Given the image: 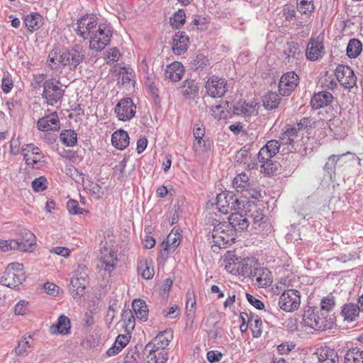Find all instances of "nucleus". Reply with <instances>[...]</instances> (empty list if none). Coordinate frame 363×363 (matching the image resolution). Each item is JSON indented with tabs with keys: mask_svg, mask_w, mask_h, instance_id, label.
I'll return each mask as SVG.
<instances>
[{
	"mask_svg": "<svg viewBox=\"0 0 363 363\" xmlns=\"http://www.w3.org/2000/svg\"><path fill=\"white\" fill-rule=\"evenodd\" d=\"M224 262H225V269L228 272H257L263 269L255 257L242 259L230 252L225 256Z\"/></svg>",
	"mask_w": 363,
	"mask_h": 363,
	"instance_id": "obj_1",
	"label": "nucleus"
},
{
	"mask_svg": "<svg viewBox=\"0 0 363 363\" xmlns=\"http://www.w3.org/2000/svg\"><path fill=\"white\" fill-rule=\"evenodd\" d=\"M234 229H231L227 223H219L214 226L212 232L213 241L220 248H226L235 240Z\"/></svg>",
	"mask_w": 363,
	"mask_h": 363,
	"instance_id": "obj_2",
	"label": "nucleus"
},
{
	"mask_svg": "<svg viewBox=\"0 0 363 363\" xmlns=\"http://www.w3.org/2000/svg\"><path fill=\"white\" fill-rule=\"evenodd\" d=\"M85 50L79 45H75L70 49L65 50L61 53L60 65L68 67L70 71H74L77 66L85 58Z\"/></svg>",
	"mask_w": 363,
	"mask_h": 363,
	"instance_id": "obj_3",
	"label": "nucleus"
},
{
	"mask_svg": "<svg viewBox=\"0 0 363 363\" xmlns=\"http://www.w3.org/2000/svg\"><path fill=\"white\" fill-rule=\"evenodd\" d=\"M112 31L106 24H99L98 29L92 32L89 48L96 51H101L111 43Z\"/></svg>",
	"mask_w": 363,
	"mask_h": 363,
	"instance_id": "obj_4",
	"label": "nucleus"
},
{
	"mask_svg": "<svg viewBox=\"0 0 363 363\" xmlns=\"http://www.w3.org/2000/svg\"><path fill=\"white\" fill-rule=\"evenodd\" d=\"M60 82L54 79H49L43 84L42 97L50 106H55L64 95L65 91L58 86Z\"/></svg>",
	"mask_w": 363,
	"mask_h": 363,
	"instance_id": "obj_5",
	"label": "nucleus"
},
{
	"mask_svg": "<svg viewBox=\"0 0 363 363\" xmlns=\"http://www.w3.org/2000/svg\"><path fill=\"white\" fill-rule=\"evenodd\" d=\"M301 304L300 292L294 289L284 291L279 298L278 305L280 309L286 312L298 310Z\"/></svg>",
	"mask_w": 363,
	"mask_h": 363,
	"instance_id": "obj_6",
	"label": "nucleus"
},
{
	"mask_svg": "<svg viewBox=\"0 0 363 363\" xmlns=\"http://www.w3.org/2000/svg\"><path fill=\"white\" fill-rule=\"evenodd\" d=\"M302 323L317 331L325 330L330 328L328 320L324 317H320L318 311L312 308L304 311Z\"/></svg>",
	"mask_w": 363,
	"mask_h": 363,
	"instance_id": "obj_7",
	"label": "nucleus"
},
{
	"mask_svg": "<svg viewBox=\"0 0 363 363\" xmlns=\"http://www.w3.org/2000/svg\"><path fill=\"white\" fill-rule=\"evenodd\" d=\"M205 89L211 97H221L227 91V80L223 77L213 75L206 82Z\"/></svg>",
	"mask_w": 363,
	"mask_h": 363,
	"instance_id": "obj_8",
	"label": "nucleus"
},
{
	"mask_svg": "<svg viewBox=\"0 0 363 363\" xmlns=\"http://www.w3.org/2000/svg\"><path fill=\"white\" fill-rule=\"evenodd\" d=\"M347 155L353 156L350 152H347L340 155H332L328 157L323 169L330 175V179L335 177L337 172L342 171L346 166L347 161L345 157Z\"/></svg>",
	"mask_w": 363,
	"mask_h": 363,
	"instance_id": "obj_9",
	"label": "nucleus"
},
{
	"mask_svg": "<svg viewBox=\"0 0 363 363\" xmlns=\"http://www.w3.org/2000/svg\"><path fill=\"white\" fill-rule=\"evenodd\" d=\"M115 113L118 120L128 121L135 116L136 106L130 98H124L116 104Z\"/></svg>",
	"mask_w": 363,
	"mask_h": 363,
	"instance_id": "obj_10",
	"label": "nucleus"
},
{
	"mask_svg": "<svg viewBox=\"0 0 363 363\" xmlns=\"http://www.w3.org/2000/svg\"><path fill=\"white\" fill-rule=\"evenodd\" d=\"M299 77L294 72L284 74L279 82V92L281 96H289L298 86Z\"/></svg>",
	"mask_w": 363,
	"mask_h": 363,
	"instance_id": "obj_11",
	"label": "nucleus"
},
{
	"mask_svg": "<svg viewBox=\"0 0 363 363\" xmlns=\"http://www.w3.org/2000/svg\"><path fill=\"white\" fill-rule=\"evenodd\" d=\"M77 34L84 39H87L98 24L97 17L94 14L84 15L77 21Z\"/></svg>",
	"mask_w": 363,
	"mask_h": 363,
	"instance_id": "obj_12",
	"label": "nucleus"
},
{
	"mask_svg": "<svg viewBox=\"0 0 363 363\" xmlns=\"http://www.w3.org/2000/svg\"><path fill=\"white\" fill-rule=\"evenodd\" d=\"M335 76L345 88H352L356 84L357 78L349 66L338 65L335 69Z\"/></svg>",
	"mask_w": 363,
	"mask_h": 363,
	"instance_id": "obj_13",
	"label": "nucleus"
},
{
	"mask_svg": "<svg viewBox=\"0 0 363 363\" xmlns=\"http://www.w3.org/2000/svg\"><path fill=\"white\" fill-rule=\"evenodd\" d=\"M181 238L182 236L178 232V230L174 232L173 229L169 233L166 240L162 241L161 243L160 254L162 258L167 257L169 253L175 251L176 248L180 244Z\"/></svg>",
	"mask_w": 363,
	"mask_h": 363,
	"instance_id": "obj_14",
	"label": "nucleus"
},
{
	"mask_svg": "<svg viewBox=\"0 0 363 363\" xmlns=\"http://www.w3.org/2000/svg\"><path fill=\"white\" fill-rule=\"evenodd\" d=\"M18 242L22 249H16L25 252H32L36 246V239L35 235L28 229H22L20 230L18 237L13 240Z\"/></svg>",
	"mask_w": 363,
	"mask_h": 363,
	"instance_id": "obj_15",
	"label": "nucleus"
},
{
	"mask_svg": "<svg viewBox=\"0 0 363 363\" xmlns=\"http://www.w3.org/2000/svg\"><path fill=\"white\" fill-rule=\"evenodd\" d=\"M38 129L40 131L58 130L60 128V122L57 112L42 117L37 122Z\"/></svg>",
	"mask_w": 363,
	"mask_h": 363,
	"instance_id": "obj_16",
	"label": "nucleus"
},
{
	"mask_svg": "<svg viewBox=\"0 0 363 363\" xmlns=\"http://www.w3.org/2000/svg\"><path fill=\"white\" fill-rule=\"evenodd\" d=\"M173 339V330L171 328L160 332L150 342L147 344V350L152 347L157 350L165 349Z\"/></svg>",
	"mask_w": 363,
	"mask_h": 363,
	"instance_id": "obj_17",
	"label": "nucleus"
},
{
	"mask_svg": "<svg viewBox=\"0 0 363 363\" xmlns=\"http://www.w3.org/2000/svg\"><path fill=\"white\" fill-rule=\"evenodd\" d=\"M325 54V48L322 41L311 38L306 50V58L310 61H315Z\"/></svg>",
	"mask_w": 363,
	"mask_h": 363,
	"instance_id": "obj_18",
	"label": "nucleus"
},
{
	"mask_svg": "<svg viewBox=\"0 0 363 363\" xmlns=\"http://www.w3.org/2000/svg\"><path fill=\"white\" fill-rule=\"evenodd\" d=\"M231 229H234V233L243 232L247 230L250 225V221L246 215L240 213H233L228 218V223Z\"/></svg>",
	"mask_w": 363,
	"mask_h": 363,
	"instance_id": "obj_19",
	"label": "nucleus"
},
{
	"mask_svg": "<svg viewBox=\"0 0 363 363\" xmlns=\"http://www.w3.org/2000/svg\"><path fill=\"white\" fill-rule=\"evenodd\" d=\"M71 287L70 291L74 298L79 296H82L84 294V290L87 286L88 281L86 280V274H77L76 277H73L70 281Z\"/></svg>",
	"mask_w": 363,
	"mask_h": 363,
	"instance_id": "obj_20",
	"label": "nucleus"
},
{
	"mask_svg": "<svg viewBox=\"0 0 363 363\" xmlns=\"http://www.w3.org/2000/svg\"><path fill=\"white\" fill-rule=\"evenodd\" d=\"M118 262L119 260L116 257V252L113 250L110 249L108 251V255L105 254L104 256H101L99 258L97 267L100 269H104L105 272H111L116 269Z\"/></svg>",
	"mask_w": 363,
	"mask_h": 363,
	"instance_id": "obj_21",
	"label": "nucleus"
},
{
	"mask_svg": "<svg viewBox=\"0 0 363 363\" xmlns=\"http://www.w3.org/2000/svg\"><path fill=\"white\" fill-rule=\"evenodd\" d=\"M189 37L182 31L177 32L173 36V52L177 55L184 53L188 49Z\"/></svg>",
	"mask_w": 363,
	"mask_h": 363,
	"instance_id": "obj_22",
	"label": "nucleus"
},
{
	"mask_svg": "<svg viewBox=\"0 0 363 363\" xmlns=\"http://www.w3.org/2000/svg\"><path fill=\"white\" fill-rule=\"evenodd\" d=\"M184 74V67L183 65L177 61L169 65L164 72L166 79L172 82H179Z\"/></svg>",
	"mask_w": 363,
	"mask_h": 363,
	"instance_id": "obj_23",
	"label": "nucleus"
},
{
	"mask_svg": "<svg viewBox=\"0 0 363 363\" xmlns=\"http://www.w3.org/2000/svg\"><path fill=\"white\" fill-rule=\"evenodd\" d=\"M24 274H0V284L15 289L25 280Z\"/></svg>",
	"mask_w": 363,
	"mask_h": 363,
	"instance_id": "obj_24",
	"label": "nucleus"
},
{
	"mask_svg": "<svg viewBox=\"0 0 363 363\" xmlns=\"http://www.w3.org/2000/svg\"><path fill=\"white\" fill-rule=\"evenodd\" d=\"M333 96L328 91H320L314 94L311 100V106L314 109L328 106L333 101Z\"/></svg>",
	"mask_w": 363,
	"mask_h": 363,
	"instance_id": "obj_25",
	"label": "nucleus"
},
{
	"mask_svg": "<svg viewBox=\"0 0 363 363\" xmlns=\"http://www.w3.org/2000/svg\"><path fill=\"white\" fill-rule=\"evenodd\" d=\"M233 114L238 116H250L256 111L255 104L239 101L230 107Z\"/></svg>",
	"mask_w": 363,
	"mask_h": 363,
	"instance_id": "obj_26",
	"label": "nucleus"
},
{
	"mask_svg": "<svg viewBox=\"0 0 363 363\" xmlns=\"http://www.w3.org/2000/svg\"><path fill=\"white\" fill-rule=\"evenodd\" d=\"M279 143L283 145H288L291 147V149L289 151L292 152L293 150L295 152H299L301 154H306L307 147L303 144V138H301V141L294 140V139H291L290 137H287L285 135V131L281 134L280 137Z\"/></svg>",
	"mask_w": 363,
	"mask_h": 363,
	"instance_id": "obj_27",
	"label": "nucleus"
},
{
	"mask_svg": "<svg viewBox=\"0 0 363 363\" xmlns=\"http://www.w3.org/2000/svg\"><path fill=\"white\" fill-rule=\"evenodd\" d=\"M157 350L152 347L147 350V345H145L144 354L146 355V363H166L168 359L167 354L163 352L157 353Z\"/></svg>",
	"mask_w": 363,
	"mask_h": 363,
	"instance_id": "obj_28",
	"label": "nucleus"
},
{
	"mask_svg": "<svg viewBox=\"0 0 363 363\" xmlns=\"http://www.w3.org/2000/svg\"><path fill=\"white\" fill-rule=\"evenodd\" d=\"M129 136L126 131L118 130L111 136L112 145L118 150H124L129 145Z\"/></svg>",
	"mask_w": 363,
	"mask_h": 363,
	"instance_id": "obj_29",
	"label": "nucleus"
},
{
	"mask_svg": "<svg viewBox=\"0 0 363 363\" xmlns=\"http://www.w3.org/2000/svg\"><path fill=\"white\" fill-rule=\"evenodd\" d=\"M317 354L319 363H339L337 352L330 347L321 348Z\"/></svg>",
	"mask_w": 363,
	"mask_h": 363,
	"instance_id": "obj_30",
	"label": "nucleus"
},
{
	"mask_svg": "<svg viewBox=\"0 0 363 363\" xmlns=\"http://www.w3.org/2000/svg\"><path fill=\"white\" fill-rule=\"evenodd\" d=\"M70 328V320L68 317L61 315L58 318L56 325H53L50 327V331L52 334L60 333L66 335L69 333Z\"/></svg>",
	"mask_w": 363,
	"mask_h": 363,
	"instance_id": "obj_31",
	"label": "nucleus"
},
{
	"mask_svg": "<svg viewBox=\"0 0 363 363\" xmlns=\"http://www.w3.org/2000/svg\"><path fill=\"white\" fill-rule=\"evenodd\" d=\"M231 191H223L217 195L216 206L218 211L224 214L230 213Z\"/></svg>",
	"mask_w": 363,
	"mask_h": 363,
	"instance_id": "obj_32",
	"label": "nucleus"
},
{
	"mask_svg": "<svg viewBox=\"0 0 363 363\" xmlns=\"http://www.w3.org/2000/svg\"><path fill=\"white\" fill-rule=\"evenodd\" d=\"M182 94L186 99H194L198 94V84L194 79H186L183 82Z\"/></svg>",
	"mask_w": 363,
	"mask_h": 363,
	"instance_id": "obj_33",
	"label": "nucleus"
},
{
	"mask_svg": "<svg viewBox=\"0 0 363 363\" xmlns=\"http://www.w3.org/2000/svg\"><path fill=\"white\" fill-rule=\"evenodd\" d=\"M132 307L138 318L143 321L147 320L148 308L145 301L142 299H135L132 303Z\"/></svg>",
	"mask_w": 363,
	"mask_h": 363,
	"instance_id": "obj_34",
	"label": "nucleus"
},
{
	"mask_svg": "<svg viewBox=\"0 0 363 363\" xmlns=\"http://www.w3.org/2000/svg\"><path fill=\"white\" fill-rule=\"evenodd\" d=\"M24 23L30 32L38 30L42 25V16L38 13H32L24 18Z\"/></svg>",
	"mask_w": 363,
	"mask_h": 363,
	"instance_id": "obj_35",
	"label": "nucleus"
},
{
	"mask_svg": "<svg viewBox=\"0 0 363 363\" xmlns=\"http://www.w3.org/2000/svg\"><path fill=\"white\" fill-rule=\"evenodd\" d=\"M60 139L65 146L73 147L77 143V134L74 130H64L60 134Z\"/></svg>",
	"mask_w": 363,
	"mask_h": 363,
	"instance_id": "obj_36",
	"label": "nucleus"
},
{
	"mask_svg": "<svg viewBox=\"0 0 363 363\" xmlns=\"http://www.w3.org/2000/svg\"><path fill=\"white\" fill-rule=\"evenodd\" d=\"M21 152H25L27 154H29L30 152L31 155H33V163H39L41 162H44V160H43V159L45 157L43 155L42 152L40 151V148L38 147L35 146L33 143L23 145L21 147Z\"/></svg>",
	"mask_w": 363,
	"mask_h": 363,
	"instance_id": "obj_37",
	"label": "nucleus"
},
{
	"mask_svg": "<svg viewBox=\"0 0 363 363\" xmlns=\"http://www.w3.org/2000/svg\"><path fill=\"white\" fill-rule=\"evenodd\" d=\"M362 50V44L361 41L357 38L351 39L347 47V55L350 58L357 57Z\"/></svg>",
	"mask_w": 363,
	"mask_h": 363,
	"instance_id": "obj_38",
	"label": "nucleus"
},
{
	"mask_svg": "<svg viewBox=\"0 0 363 363\" xmlns=\"http://www.w3.org/2000/svg\"><path fill=\"white\" fill-rule=\"evenodd\" d=\"M345 363H363V350L358 347L349 350L345 355Z\"/></svg>",
	"mask_w": 363,
	"mask_h": 363,
	"instance_id": "obj_39",
	"label": "nucleus"
},
{
	"mask_svg": "<svg viewBox=\"0 0 363 363\" xmlns=\"http://www.w3.org/2000/svg\"><path fill=\"white\" fill-rule=\"evenodd\" d=\"M359 311L357 305L349 303L344 306L341 313L345 320L352 321L359 315Z\"/></svg>",
	"mask_w": 363,
	"mask_h": 363,
	"instance_id": "obj_40",
	"label": "nucleus"
},
{
	"mask_svg": "<svg viewBox=\"0 0 363 363\" xmlns=\"http://www.w3.org/2000/svg\"><path fill=\"white\" fill-rule=\"evenodd\" d=\"M233 186L238 191L242 193L245 189H249L250 185L249 177L245 173L237 175L233 180Z\"/></svg>",
	"mask_w": 363,
	"mask_h": 363,
	"instance_id": "obj_41",
	"label": "nucleus"
},
{
	"mask_svg": "<svg viewBox=\"0 0 363 363\" xmlns=\"http://www.w3.org/2000/svg\"><path fill=\"white\" fill-rule=\"evenodd\" d=\"M32 349V343L27 340L26 337H22L15 348V352L18 356L26 357Z\"/></svg>",
	"mask_w": 363,
	"mask_h": 363,
	"instance_id": "obj_42",
	"label": "nucleus"
},
{
	"mask_svg": "<svg viewBox=\"0 0 363 363\" xmlns=\"http://www.w3.org/2000/svg\"><path fill=\"white\" fill-rule=\"evenodd\" d=\"M301 52L299 45L294 41L287 43V48L284 52L288 62H293V60L296 59Z\"/></svg>",
	"mask_w": 363,
	"mask_h": 363,
	"instance_id": "obj_43",
	"label": "nucleus"
},
{
	"mask_svg": "<svg viewBox=\"0 0 363 363\" xmlns=\"http://www.w3.org/2000/svg\"><path fill=\"white\" fill-rule=\"evenodd\" d=\"M281 98L275 92H269L265 95L263 99V104L265 108L272 110L278 107Z\"/></svg>",
	"mask_w": 363,
	"mask_h": 363,
	"instance_id": "obj_44",
	"label": "nucleus"
},
{
	"mask_svg": "<svg viewBox=\"0 0 363 363\" xmlns=\"http://www.w3.org/2000/svg\"><path fill=\"white\" fill-rule=\"evenodd\" d=\"M209 64V60L206 55L202 53L198 54L191 62V68L195 71L203 69Z\"/></svg>",
	"mask_w": 363,
	"mask_h": 363,
	"instance_id": "obj_45",
	"label": "nucleus"
},
{
	"mask_svg": "<svg viewBox=\"0 0 363 363\" xmlns=\"http://www.w3.org/2000/svg\"><path fill=\"white\" fill-rule=\"evenodd\" d=\"M122 320L125 324L126 331H130L135 328V317L131 310H123L121 314Z\"/></svg>",
	"mask_w": 363,
	"mask_h": 363,
	"instance_id": "obj_46",
	"label": "nucleus"
},
{
	"mask_svg": "<svg viewBox=\"0 0 363 363\" xmlns=\"http://www.w3.org/2000/svg\"><path fill=\"white\" fill-rule=\"evenodd\" d=\"M279 164L274 162L272 160L262 163L260 166L261 172L267 175H274L279 172Z\"/></svg>",
	"mask_w": 363,
	"mask_h": 363,
	"instance_id": "obj_47",
	"label": "nucleus"
},
{
	"mask_svg": "<svg viewBox=\"0 0 363 363\" xmlns=\"http://www.w3.org/2000/svg\"><path fill=\"white\" fill-rule=\"evenodd\" d=\"M297 10L303 14H311L314 11L313 0H298Z\"/></svg>",
	"mask_w": 363,
	"mask_h": 363,
	"instance_id": "obj_48",
	"label": "nucleus"
},
{
	"mask_svg": "<svg viewBox=\"0 0 363 363\" xmlns=\"http://www.w3.org/2000/svg\"><path fill=\"white\" fill-rule=\"evenodd\" d=\"M66 206L67 211L72 215L87 214L89 213L88 210L79 208V203L77 200L69 199Z\"/></svg>",
	"mask_w": 363,
	"mask_h": 363,
	"instance_id": "obj_49",
	"label": "nucleus"
},
{
	"mask_svg": "<svg viewBox=\"0 0 363 363\" xmlns=\"http://www.w3.org/2000/svg\"><path fill=\"white\" fill-rule=\"evenodd\" d=\"M280 147L281 144L279 140H271L264 145V147L268 150L267 152L272 157H274L279 152Z\"/></svg>",
	"mask_w": 363,
	"mask_h": 363,
	"instance_id": "obj_50",
	"label": "nucleus"
},
{
	"mask_svg": "<svg viewBox=\"0 0 363 363\" xmlns=\"http://www.w3.org/2000/svg\"><path fill=\"white\" fill-rule=\"evenodd\" d=\"M21 245L18 242H14L13 240H0V250L3 252H7L9 250H17L16 249H22Z\"/></svg>",
	"mask_w": 363,
	"mask_h": 363,
	"instance_id": "obj_51",
	"label": "nucleus"
},
{
	"mask_svg": "<svg viewBox=\"0 0 363 363\" xmlns=\"http://www.w3.org/2000/svg\"><path fill=\"white\" fill-rule=\"evenodd\" d=\"M186 20V14L185 12L180 9L178 11L175 12L173 15V17L170 18V21L173 22L172 23V26L173 27L178 28L180 26L184 25Z\"/></svg>",
	"mask_w": 363,
	"mask_h": 363,
	"instance_id": "obj_52",
	"label": "nucleus"
},
{
	"mask_svg": "<svg viewBox=\"0 0 363 363\" xmlns=\"http://www.w3.org/2000/svg\"><path fill=\"white\" fill-rule=\"evenodd\" d=\"M47 180L44 177L35 178L32 182V187L35 192H40L47 189Z\"/></svg>",
	"mask_w": 363,
	"mask_h": 363,
	"instance_id": "obj_53",
	"label": "nucleus"
},
{
	"mask_svg": "<svg viewBox=\"0 0 363 363\" xmlns=\"http://www.w3.org/2000/svg\"><path fill=\"white\" fill-rule=\"evenodd\" d=\"M127 158L124 157L118 164L113 168V174L117 177L118 180L123 179L124 177L125 168L127 164Z\"/></svg>",
	"mask_w": 363,
	"mask_h": 363,
	"instance_id": "obj_54",
	"label": "nucleus"
},
{
	"mask_svg": "<svg viewBox=\"0 0 363 363\" xmlns=\"http://www.w3.org/2000/svg\"><path fill=\"white\" fill-rule=\"evenodd\" d=\"M245 206L244 201L240 200L238 196L231 191V200L230 204V212L233 211L242 210Z\"/></svg>",
	"mask_w": 363,
	"mask_h": 363,
	"instance_id": "obj_55",
	"label": "nucleus"
},
{
	"mask_svg": "<svg viewBox=\"0 0 363 363\" xmlns=\"http://www.w3.org/2000/svg\"><path fill=\"white\" fill-rule=\"evenodd\" d=\"M29 303L24 300L19 301L14 307V313L16 315H23L27 314L28 311Z\"/></svg>",
	"mask_w": 363,
	"mask_h": 363,
	"instance_id": "obj_56",
	"label": "nucleus"
},
{
	"mask_svg": "<svg viewBox=\"0 0 363 363\" xmlns=\"http://www.w3.org/2000/svg\"><path fill=\"white\" fill-rule=\"evenodd\" d=\"M193 135L195 139L197 140L199 145L201 144L203 138L205 135V128L203 127L202 124L196 123L193 130Z\"/></svg>",
	"mask_w": 363,
	"mask_h": 363,
	"instance_id": "obj_57",
	"label": "nucleus"
},
{
	"mask_svg": "<svg viewBox=\"0 0 363 363\" xmlns=\"http://www.w3.org/2000/svg\"><path fill=\"white\" fill-rule=\"evenodd\" d=\"M262 321L260 318H257L254 320V323L252 324V326L251 327L252 336L254 337H259L261 336L262 330Z\"/></svg>",
	"mask_w": 363,
	"mask_h": 363,
	"instance_id": "obj_58",
	"label": "nucleus"
},
{
	"mask_svg": "<svg viewBox=\"0 0 363 363\" xmlns=\"http://www.w3.org/2000/svg\"><path fill=\"white\" fill-rule=\"evenodd\" d=\"M250 217L253 219L254 224H257L258 225H260L261 223H264L266 220V216L259 208L253 211V213L250 215Z\"/></svg>",
	"mask_w": 363,
	"mask_h": 363,
	"instance_id": "obj_59",
	"label": "nucleus"
},
{
	"mask_svg": "<svg viewBox=\"0 0 363 363\" xmlns=\"http://www.w3.org/2000/svg\"><path fill=\"white\" fill-rule=\"evenodd\" d=\"M321 309L323 311H330L335 306V302L334 297H325L321 301Z\"/></svg>",
	"mask_w": 363,
	"mask_h": 363,
	"instance_id": "obj_60",
	"label": "nucleus"
},
{
	"mask_svg": "<svg viewBox=\"0 0 363 363\" xmlns=\"http://www.w3.org/2000/svg\"><path fill=\"white\" fill-rule=\"evenodd\" d=\"M246 298L248 302L257 309L262 310L264 308V304L263 303V302L261 301L259 299H257L252 295L246 293Z\"/></svg>",
	"mask_w": 363,
	"mask_h": 363,
	"instance_id": "obj_61",
	"label": "nucleus"
},
{
	"mask_svg": "<svg viewBox=\"0 0 363 363\" xmlns=\"http://www.w3.org/2000/svg\"><path fill=\"white\" fill-rule=\"evenodd\" d=\"M90 194L95 199H100L102 197L103 191H101V187L99 184L96 183H92L91 185V189H89Z\"/></svg>",
	"mask_w": 363,
	"mask_h": 363,
	"instance_id": "obj_62",
	"label": "nucleus"
},
{
	"mask_svg": "<svg viewBox=\"0 0 363 363\" xmlns=\"http://www.w3.org/2000/svg\"><path fill=\"white\" fill-rule=\"evenodd\" d=\"M20 145L19 138H14L13 137L10 143V152L13 155H17L20 152Z\"/></svg>",
	"mask_w": 363,
	"mask_h": 363,
	"instance_id": "obj_63",
	"label": "nucleus"
},
{
	"mask_svg": "<svg viewBox=\"0 0 363 363\" xmlns=\"http://www.w3.org/2000/svg\"><path fill=\"white\" fill-rule=\"evenodd\" d=\"M13 88V81L11 77L9 76L4 77L2 79L1 89L2 91L7 94L10 92L11 89Z\"/></svg>",
	"mask_w": 363,
	"mask_h": 363,
	"instance_id": "obj_64",
	"label": "nucleus"
}]
</instances>
